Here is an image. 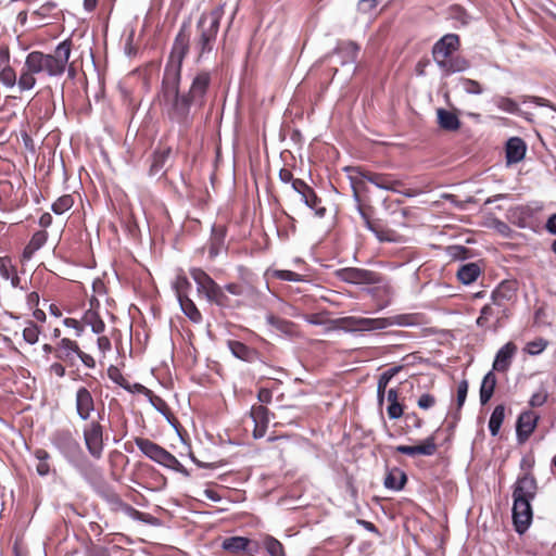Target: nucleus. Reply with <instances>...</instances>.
<instances>
[{"label":"nucleus","mask_w":556,"mask_h":556,"mask_svg":"<svg viewBox=\"0 0 556 556\" xmlns=\"http://www.w3.org/2000/svg\"><path fill=\"white\" fill-rule=\"evenodd\" d=\"M188 48V38L179 33L165 66L162 88L157 96L162 112L177 123H185L188 119L192 105L187 94H179L181 65Z\"/></svg>","instance_id":"1"},{"label":"nucleus","mask_w":556,"mask_h":556,"mask_svg":"<svg viewBox=\"0 0 556 556\" xmlns=\"http://www.w3.org/2000/svg\"><path fill=\"white\" fill-rule=\"evenodd\" d=\"M72 43L63 40L54 49L53 53L41 51L29 52L18 77V88L27 91L36 86V75L45 74L49 77L61 76L66 68L71 56Z\"/></svg>","instance_id":"2"},{"label":"nucleus","mask_w":556,"mask_h":556,"mask_svg":"<svg viewBox=\"0 0 556 556\" xmlns=\"http://www.w3.org/2000/svg\"><path fill=\"white\" fill-rule=\"evenodd\" d=\"M536 494L535 479L529 475L519 478L515 484L513 493V520L516 531L520 534L525 533L532 521L531 501Z\"/></svg>","instance_id":"3"},{"label":"nucleus","mask_w":556,"mask_h":556,"mask_svg":"<svg viewBox=\"0 0 556 556\" xmlns=\"http://www.w3.org/2000/svg\"><path fill=\"white\" fill-rule=\"evenodd\" d=\"M223 14L224 8L223 5H219L201 15L198 22L199 37L193 42L194 49L198 52V61H200L206 53L212 52Z\"/></svg>","instance_id":"4"},{"label":"nucleus","mask_w":556,"mask_h":556,"mask_svg":"<svg viewBox=\"0 0 556 556\" xmlns=\"http://www.w3.org/2000/svg\"><path fill=\"white\" fill-rule=\"evenodd\" d=\"M354 175L351 176L352 187L354 190L355 198L358 197V192L361 190H366L365 182L368 181L376 186L379 189L387 191L397 192L399 188L402 186V182L395 179L390 174H379V173H370V172H362L356 168L353 169Z\"/></svg>","instance_id":"5"},{"label":"nucleus","mask_w":556,"mask_h":556,"mask_svg":"<svg viewBox=\"0 0 556 556\" xmlns=\"http://www.w3.org/2000/svg\"><path fill=\"white\" fill-rule=\"evenodd\" d=\"M190 276L197 285L199 294H203L205 299L218 306H226L228 302L227 295L223 289L202 269L191 268Z\"/></svg>","instance_id":"6"},{"label":"nucleus","mask_w":556,"mask_h":556,"mask_svg":"<svg viewBox=\"0 0 556 556\" xmlns=\"http://www.w3.org/2000/svg\"><path fill=\"white\" fill-rule=\"evenodd\" d=\"M135 443L137 447L150 459L178 471H185L181 463L165 448L152 442L149 439L136 438Z\"/></svg>","instance_id":"7"},{"label":"nucleus","mask_w":556,"mask_h":556,"mask_svg":"<svg viewBox=\"0 0 556 556\" xmlns=\"http://www.w3.org/2000/svg\"><path fill=\"white\" fill-rule=\"evenodd\" d=\"M510 316L507 305H500L494 302L485 304L476 320L478 327L496 332Z\"/></svg>","instance_id":"8"},{"label":"nucleus","mask_w":556,"mask_h":556,"mask_svg":"<svg viewBox=\"0 0 556 556\" xmlns=\"http://www.w3.org/2000/svg\"><path fill=\"white\" fill-rule=\"evenodd\" d=\"M405 316H396L391 318H366V317H345L342 323L354 330L369 331L381 330L393 325H407Z\"/></svg>","instance_id":"9"},{"label":"nucleus","mask_w":556,"mask_h":556,"mask_svg":"<svg viewBox=\"0 0 556 556\" xmlns=\"http://www.w3.org/2000/svg\"><path fill=\"white\" fill-rule=\"evenodd\" d=\"M337 276L340 280L353 285H375L380 282V277L377 273L356 267L342 268L337 271Z\"/></svg>","instance_id":"10"},{"label":"nucleus","mask_w":556,"mask_h":556,"mask_svg":"<svg viewBox=\"0 0 556 556\" xmlns=\"http://www.w3.org/2000/svg\"><path fill=\"white\" fill-rule=\"evenodd\" d=\"M84 440L90 455L100 458L103 452V429L99 422L92 421L84 429Z\"/></svg>","instance_id":"11"},{"label":"nucleus","mask_w":556,"mask_h":556,"mask_svg":"<svg viewBox=\"0 0 556 556\" xmlns=\"http://www.w3.org/2000/svg\"><path fill=\"white\" fill-rule=\"evenodd\" d=\"M459 37L456 34H446L438 40L432 48V56L437 65L443 63L459 48Z\"/></svg>","instance_id":"12"},{"label":"nucleus","mask_w":556,"mask_h":556,"mask_svg":"<svg viewBox=\"0 0 556 556\" xmlns=\"http://www.w3.org/2000/svg\"><path fill=\"white\" fill-rule=\"evenodd\" d=\"M211 84V74L208 72H199L192 79L188 97L193 105L202 108L205 103V96Z\"/></svg>","instance_id":"13"},{"label":"nucleus","mask_w":556,"mask_h":556,"mask_svg":"<svg viewBox=\"0 0 556 556\" xmlns=\"http://www.w3.org/2000/svg\"><path fill=\"white\" fill-rule=\"evenodd\" d=\"M540 417L532 410L522 412L516 424L517 439L520 443L526 442L535 430Z\"/></svg>","instance_id":"14"},{"label":"nucleus","mask_w":556,"mask_h":556,"mask_svg":"<svg viewBox=\"0 0 556 556\" xmlns=\"http://www.w3.org/2000/svg\"><path fill=\"white\" fill-rule=\"evenodd\" d=\"M395 450L401 454L409 456H432L437 452L435 438L433 435H430L418 445H397Z\"/></svg>","instance_id":"15"},{"label":"nucleus","mask_w":556,"mask_h":556,"mask_svg":"<svg viewBox=\"0 0 556 556\" xmlns=\"http://www.w3.org/2000/svg\"><path fill=\"white\" fill-rule=\"evenodd\" d=\"M517 352V346L513 342L504 344L496 353L492 370L498 372H505L509 369L511 361Z\"/></svg>","instance_id":"16"},{"label":"nucleus","mask_w":556,"mask_h":556,"mask_svg":"<svg viewBox=\"0 0 556 556\" xmlns=\"http://www.w3.org/2000/svg\"><path fill=\"white\" fill-rule=\"evenodd\" d=\"M54 352L56 358L73 365L77 358V354L80 353V349L75 341L63 338L58 343Z\"/></svg>","instance_id":"17"},{"label":"nucleus","mask_w":556,"mask_h":556,"mask_svg":"<svg viewBox=\"0 0 556 556\" xmlns=\"http://www.w3.org/2000/svg\"><path fill=\"white\" fill-rule=\"evenodd\" d=\"M53 444L66 456L74 455L79 451V444L70 431H58L52 438Z\"/></svg>","instance_id":"18"},{"label":"nucleus","mask_w":556,"mask_h":556,"mask_svg":"<svg viewBox=\"0 0 556 556\" xmlns=\"http://www.w3.org/2000/svg\"><path fill=\"white\" fill-rule=\"evenodd\" d=\"M93 409L94 402L91 393L85 387H80L76 392V410L78 416L87 420Z\"/></svg>","instance_id":"19"},{"label":"nucleus","mask_w":556,"mask_h":556,"mask_svg":"<svg viewBox=\"0 0 556 556\" xmlns=\"http://www.w3.org/2000/svg\"><path fill=\"white\" fill-rule=\"evenodd\" d=\"M250 415L254 422V438L257 439L264 437L269 422L268 409L262 405H253Z\"/></svg>","instance_id":"20"},{"label":"nucleus","mask_w":556,"mask_h":556,"mask_svg":"<svg viewBox=\"0 0 556 556\" xmlns=\"http://www.w3.org/2000/svg\"><path fill=\"white\" fill-rule=\"evenodd\" d=\"M516 290L515 282L503 281L493 290L491 301L500 305H507L508 302H511L515 299Z\"/></svg>","instance_id":"21"},{"label":"nucleus","mask_w":556,"mask_h":556,"mask_svg":"<svg viewBox=\"0 0 556 556\" xmlns=\"http://www.w3.org/2000/svg\"><path fill=\"white\" fill-rule=\"evenodd\" d=\"M526 143L518 137L510 138L506 143V157L508 163L520 162L526 154Z\"/></svg>","instance_id":"22"},{"label":"nucleus","mask_w":556,"mask_h":556,"mask_svg":"<svg viewBox=\"0 0 556 556\" xmlns=\"http://www.w3.org/2000/svg\"><path fill=\"white\" fill-rule=\"evenodd\" d=\"M359 47L354 41H341L334 49V52L341 56V63H354L356 61Z\"/></svg>","instance_id":"23"},{"label":"nucleus","mask_w":556,"mask_h":556,"mask_svg":"<svg viewBox=\"0 0 556 556\" xmlns=\"http://www.w3.org/2000/svg\"><path fill=\"white\" fill-rule=\"evenodd\" d=\"M443 75L448 76L455 73L465 72L469 68V62L463 56L448 58L438 65Z\"/></svg>","instance_id":"24"},{"label":"nucleus","mask_w":556,"mask_h":556,"mask_svg":"<svg viewBox=\"0 0 556 556\" xmlns=\"http://www.w3.org/2000/svg\"><path fill=\"white\" fill-rule=\"evenodd\" d=\"M481 274V267L477 263H467L457 270V278L464 285L475 282Z\"/></svg>","instance_id":"25"},{"label":"nucleus","mask_w":556,"mask_h":556,"mask_svg":"<svg viewBox=\"0 0 556 556\" xmlns=\"http://www.w3.org/2000/svg\"><path fill=\"white\" fill-rule=\"evenodd\" d=\"M438 123L444 130L455 131L460 127L457 115L444 109L437 110Z\"/></svg>","instance_id":"26"},{"label":"nucleus","mask_w":556,"mask_h":556,"mask_svg":"<svg viewBox=\"0 0 556 556\" xmlns=\"http://www.w3.org/2000/svg\"><path fill=\"white\" fill-rule=\"evenodd\" d=\"M406 475L399 468L391 469L384 479V486L389 490L400 491L406 483Z\"/></svg>","instance_id":"27"},{"label":"nucleus","mask_w":556,"mask_h":556,"mask_svg":"<svg viewBox=\"0 0 556 556\" xmlns=\"http://www.w3.org/2000/svg\"><path fill=\"white\" fill-rule=\"evenodd\" d=\"M266 321L276 332L286 336H293L295 333V326L293 323L289 320L282 319L274 315H267Z\"/></svg>","instance_id":"28"},{"label":"nucleus","mask_w":556,"mask_h":556,"mask_svg":"<svg viewBox=\"0 0 556 556\" xmlns=\"http://www.w3.org/2000/svg\"><path fill=\"white\" fill-rule=\"evenodd\" d=\"M496 386V377L493 370L489 371L482 379L480 388V402L482 405L486 404L494 393Z\"/></svg>","instance_id":"29"},{"label":"nucleus","mask_w":556,"mask_h":556,"mask_svg":"<svg viewBox=\"0 0 556 556\" xmlns=\"http://www.w3.org/2000/svg\"><path fill=\"white\" fill-rule=\"evenodd\" d=\"M387 400L389 406L387 407L388 416L390 419H399L403 415V407L399 403V392L396 389H390L387 392Z\"/></svg>","instance_id":"30"},{"label":"nucleus","mask_w":556,"mask_h":556,"mask_svg":"<svg viewBox=\"0 0 556 556\" xmlns=\"http://www.w3.org/2000/svg\"><path fill=\"white\" fill-rule=\"evenodd\" d=\"M83 323L87 326H90L92 332H94L97 334L102 333L105 329L104 321L101 319L98 312L94 311L93 308H90L85 312V314L83 316Z\"/></svg>","instance_id":"31"},{"label":"nucleus","mask_w":556,"mask_h":556,"mask_svg":"<svg viewBox=\"0 0 556 556\" xmlns=\"http://www.w3.org/2000/svg\"><path fill=\"white\" fill-rule=\"evenodd\" d=\"M228 346L232 355L239 359L251 362L255 356V351L248 348L239 341H229Z\"/></svg>","instance_id":"32"},{"label":"nucleus","mask_w":556,"mask_h":556,"mask_svg":"<svg viewBox=\"0 0 556 556\" xmlns=\"http://www.w3.org/2000/svg\"><path fill=\"white\" fill-rule=\"evenodd\" d=\"M250 540L243 536L227 538L223 542V548L231 553H240L247 549Z\"/></svg>","instance_id":"33"},{"label":"nucleus","mask_w":556,"mask_h":556,"mask_svg":"<svg viewBox=\"0 0 556 556\" xmlns=\"http://www.w3.org/2000/svg\"><path fill=\"white\" fill-rule=\"evenodd\" d=\"M178 302L180 308L190 320H192L193 323L201 321L202 315L192 300H190L189 298H182L178 300Z\"/></svg>","instance_id":"34"},{"label":"nucleus","mask_w":556,"mask_h":556,"mask_svg":"<svg viewBox=\"0 0 556 556\" xmlns=\"http://www.w3.org/2000/svg\"><path fill=\"white\" fill-rule=\"evenodd\" d=\"M505 417V408L502 405H498L494 408L493 413L491 414L490 420H489V430L490 433L495 437L498 434L501 426L503 424Z\"/></svg>","instance_id":"35"},{"label":"nucleus","mask_w":556,"mask_h":556,"mask_svg":"<svg viewBox=\"0 0 556 556\" xmlns=\"http://www.w3.org/2000/svg\"><path fill=\"white\" fill-rule=\"evenodd\" d=\"M492 102L496 105L497 109L506 113L514 114L519 110L516 101L504 96L493 97Z\"/></svg>","instance_id":"36"},{"label":"nucleus","mask_w":556,"mask_h":556,"mask_svg":"<svg viewBox=\"0 0 556 556\" xmlns=\"http://www.w3.org/2000/svg\"><path fill=\"white\" fill-rule=\"evenodd\" d=\"M191 285L184 274H178L175 280L173 281V289L175 290L178 300L182 298H188L187 293Z\"/></svg>","instance_id":"37"},{"label":"nucleus","mask_w":556,"mask_h":556,"mask_svg":"<svg viewBox=\"0 0 556 556\" xmlns=\"http://www.w3.org/2000/svg\"><path fill=\"white\" fill-rule=\"evenodd\" d=\"M0 83L7 88H13L16 84L18 85L16 73L11 65L0 68Z\"/></svg>","instance_id":"38"},{"label":"nucleus","mask_w":556,"mask_h":556,"mask_svg":"<svg viewBox=\"0 0 556 556\" xmlns=\"http://www.w3.org/2000/svg\"><path fill=\"white\" fill-rule=\"evenodd\" d=\"M303 203L308 206L309 208L314 210L315 215L318 217H324L326 214V208L324 206H320V200L317 198L315 191H311L308 194H306L305 199L303 200Z\"/></svg>","instance_id":"39"},{"label":"nucleus","mask_w":556,"mask_h":556,"mask_svg":"<svg viewBox=\"0 0 556 556\" xmlns=\"http://www.w3.org/2000/svg\"><path fill=\"white\" fill-rule=\"evenodd\" d=\"M264 547L270 556H286L282 544L273 536H266Z\"/></svg>","instance_id":"40"},{"label":"nucleus","mask_w":556,"mask_h":556,"mask_svg":"<svg viewBox=\"0 0 556 556\" xmlns=\"http://www.w3.org/2000/svg\"><path fill=\"white\" fill-rule=\"evenodd\" d=\"M548 346V341L543 338H538L526 344L523 351L532 356L541 354Z\"/></svg>","instance_id":"41"},{"label":"nucleus","mask_w":556,"mask_h":556,"mask_svg":"<svg viewBox=\"0 0 556 556\" xmlns=\"http://www.w3.org/2000/svg\"><path fill=\"white\" fill-rule=\"evenodd\" d=\"M74 204V199L70 194H65L60 197L53 204H52V211L55 214H63L67 212Z\"/></svg>","instance_id":"42"},{"label":"nucleus","mask_w":556,"mask_h":556,"mask_svg":"<svg viewBox=\"0 0 556 556\" xmlns=\"http://www.w3.org/2000/svg\"><path fill=\"white\" fill-rule=\"evenodd\" d=\"M225 290L236 296H248L254 293V289L249 285L228 283Z\"/></svg>","instance_id":"43"},{"label":"nucleus","mask_w":556,"mask_h":556,"mask_svg":"<svg viewBox=\"0 0 556 556\" xmlns=\"http://www.w3.org/2000/svg\"><path fill=\"white\" fill-rule=\"evenodd\" d=\"M40 334V330L38 326L34 323H29L23 330V338L29 344H35L38 342Z\"/></svg>","instance_id":"44"},{"label":"nucleus","mask_w":556,"mask_h":556,"mask_svg":"<svg viewBox=\"0 0 556 556\" xmlns=\"http://www.w3.org/2000/svg\"><path fill=\"white\" fill-rule=\"evenodd\" d=\"M460 85L464 91L470 94H481L483 91L481 85L470 78H460Z\"/></svg>","instance_id":"45"},{"label":"nucleus","mask_w":556,"mask_h":556,"mask_svg":"<svg viewBox=\"0 0 556 556\" xmlns=\"http://www.w3.org/2000/svg\"><path fill=\"white\" fill-rule=\"evenodd\" d=\"M274 276L277 279L285 280V281H294V282L304 281V278L302 275L294 273L292 270H287V269L275 270Z\"/></svg>","instance_id":"46"},{"label":"nucleus","mask_w":556,"mask_h":556,"mask_svg":"<svg viewBox=\"0 0 556 556\" xmlns=\"http://www.w3.org/2000/svg\"><path fill=\"white\" fill-rule=\"evenodd\" d=\"M169 151L156 152L153 156V162L151 164V173L153 175L159 174L164 166V162L168 155Z\"/></svg>","instance_id":"47"},{"label":"nucleus","mask_w":556,"mask_h":556,"mask_svg":"<svg viewBox=\"0 0 556 556\" xmlns=\"http://www.w3.org/2000/svg\"><path fill=\"white\" fill-rule=\"evenodd\" d=\"M547 399L548 392L545 389H541L531 395L529 405L531 407H541L546 403Z\"/></svg>","instance_id":"48"},{"label":"nucleus","mask_w":556,"mask_h":556,"mask_svg":"<svg viewBox=\"0 0 556 556\" xmlns=\"http://www.w3.org/2000/svg\"><path fill=\"white\" fill-rule=\"evenodd\" d=\"M47 239L48 235L46 231H37L36 233L33 235L30 241L28 242V244H30V250L38 251L40 248L45 245Z\"/></svg>","instance_id":"49"},{"label":"nucleus","mask_w":556,"mask_h":556,"mask_svg":"<svg viewBox=\"0 0 556 556\" xmlns=\"http://www.w3.org/2000/svg\"><path fill=\"white\" fill-rule=\"evenodd\" d=\"M15 269V266L9 257H0V275L4 279H9Z\"/></svg>","instance_id":"50"},{"label":"nucleus","mask_w":556,"mask_h":556,"mask_svg":"<svg viewBox=\"0 0 556 556\" xmlns=\"http://www.w3.org/2000/svg\"><path fill=\"white\" fill-rule=\"evenodd\" d=\"M292 189L301 195V200L303 201L313 189L302 179L292 180Z\"/></svg>","instance_id":"51"},{"label":"nucleus","mask_w":556,"mask_h":556,"mask_svg":"<svg viewBox=\"0 0 556 556\" xmlns=\"http://www.w3.org/2000/svg\"><path fill=\"white\" fill-rule=\"evenodd\" d=\"M389 382L390 381L388 380V377H383L382 375H380L377 384V401L380 406L384 402V394Z\"/></svg>","instance_id":"52"},{"label":"nucleus","mask_w":556,"mask_h":556,"mask_svg":"<svg viewBox=\"0 0 556 556\" xmlns=\"http://www.w3.org/2000/svg\"><path fill=\"white\" fill-rule=\"evenodd\" d=\"M467 393H468V382H467V380H462L457 387V406H458V408L463 407V405L466 401V397H467Z\"/></svg>","instance_id":"53"},{"label":"nucleus","mask_w":556,"mask_h":556,"mask_svg":"<svg viewBox=\"0 0 556 556\" xmlns=\"http://www.w3.org/2000/svg\"><path fill=\"white\" fill-rule=\"evenodd\" d=\"M435 404V399L429 393L422 394L417 402V405L421 409H429Z\"/></svg>","instance_id":"54"},{"label":"nucleus","mask_w":556,"mask_h":556,"mask_svg":"<svg viewBox=\"0 0 556 556\" xmlns=\"http://www.w3.org/2000/svg\"><path fill=\"white\" fill-rule=\"evenodd\" d=\"M10 50L8 46H0V68L10 66Z\"/></svg>","instance_id":"55"},{"label":"nucleus","mask_w":556,"mask_h":556,"mask_svg":"<svg viewBox=\"0 0 556 556\" xmlns=\"http://www.w3.org/2000/svg\"><path fill=\"white\" fill-rule=\"evenodd\" d=\"M379 0H361L358 2V10L367 13L370 12L372 9H375L378 4Z\"/></svg>","instance_id":"56"},{"label":"nucleus","mask_w":556,"mask_h":556,"mask_svg":"<svg viewBox=\"0 0 556 556\" xmlns=\"http://www.w3.org/2000/svg\"><path fill=\"white\" fill-rule=\"evenodd\" d=\"M63 324L68 327V328H73L76 330V334L77 336H80L81 332H83V327L80 325V323L77 320V319H74V318H65L63 320Z\"/></svg>","instance_id":"57"},{"label":"nucleus","mask_w":556,"mask_h":556,"mask_svg":"<svg viewBox=\"0 0 556 556\" xmlns=\"http://www.w3.org/2000/svg\"><path fill=\"white\" fill-rule=\"evenodd\" d=\"M466 249L460 245L448 247V254L454 258H463L465 256Z\"/></svg>","instance_id":"58"},{"label":"nucleus","mask_w":556,"mask_h":556,"mask_svg":"<svg viewBox=\"0 0 556 556\" xmlns=\"http://www.w3.org/2000/svg\"><path fill=\"white\" fill-rule=\"evenodd\" d=\"M77 357L88 368H93L96 366V362H94L93 357L87 353H84L80 351V353L77 354Z\"/></svg>","instance_id":"59"},{"label":"nucleus","mask_w":556,"mask_h":556,"mask_svg":"<svg viewBox=\"0 0 556 556\" xmlns=\"http://www.w3.org/2000/svg\"><path fill=\"white\" fill-rule=\"evenodd\" d=\"M98 348L102 353H106L111 350V341L108 337H99L97 340Z\"/></svg>","instance_id":"60"},{"label":"nucleus","mask_w":556,"mask_h":556,"mask_svg":"<svg viewBox=\"0 0 556 556\" xmlns=\"http://www.w3.org/2000/svg\"><path fill=\"white\" fill-rule=\"evenodd\" d=\"M279 179L283 184H291L292 185V180H296L298 178H294L293 174L289 169L282 168L279 172Z\"/></svg>","instance_id":"61"},{"label":"nucleus","mask_w":556,"mask_h":556,"mask_svg":"<svg viewBox=\"0 0 556 556\" xmlns=\"http://www.w3.org/2000/svg\"><path fill=\"white\" fill-rule=\"evenodd\" d=\"M11 275H12V276L8 279V280H10L11 286H12L13 288H18V289H21V290H25V289H26V286H24V285L22 283V280H21V278H20V277H18V275H17V270L15 269Z\"/></svg>","instance_id":"62"},{"label":"nucleus","mask_w":556,"mask_h":556,"mask_svg":"<svg viewBox=\"0 0 556 556\" xmlns=\"http://www.w3.org/2000/svg\"><path fill=\"white\" fill-rule=\"evenodd\" d=\"M116 503H117V506L124 511L126 513L127 515L134 517L135 515H138L139 511L136 510L134 507H131L130 505L126 504V503H123L121 500H116Z\"/></svg>","instance_id":"63"},{"label":"nucleus","mask_w":556,"mask_h":556,"mask_svg":"<svg viewBox=\"0 0 556 556\" xmlns=\"http://www.w3.org/2000/svg\"><path fill=\"white\" fill-rule=\"evenodd\" d=\"M546 229L548 232L556 235V214H553L546 222Z\"/></svg>","instance_id":"64"}]
</instances>
